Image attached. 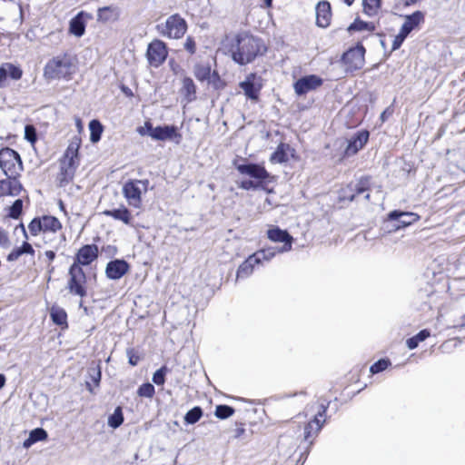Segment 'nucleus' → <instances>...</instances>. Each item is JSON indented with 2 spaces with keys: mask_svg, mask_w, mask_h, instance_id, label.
Instances as JSON below:
<instances>
[{
  "mask_svg": "<svg viewBox=\"0 0 465 465\" xmlns=\"http://www.w3.org/2000/svg\"><path fill=\"white\" fill-rule=\"evenodd\" d=\"M266 51L267 48L263 41L247 31L237 33L229 48L232 60L239 65L252 63L258 56L263 55Z\"/></svg>",
  "mask_w": 465,
  "mask_h": 465,
  "instance_id": "f257e3e1",
  "label": "nucleus"
},
{
  "mask_svg": "<svg viewBox=\"0 0 465 465\" xmlns=\"http://www.w3.org/2000/svg\"><path fill=\"white\" fill-rule=\"evenodd\" d=\"M74 72L72 58L60 54L49 60L45 66L44 75L46 79H69Z\"/></svg>",
  "mask_w": 465,
  "mask_h": 465,
  "instance_id": "f03ea898",
  "label": "nucleus"
},
{
  "mask_svg": "<svg viewBox=\"0 0 465 465\" xmlns=\"http://www.w3.org/2000/svg\"><path fill=\"white\" fill-rule=\"evenodd\" d=\"M0 169L7 178H18L24 169L19 153L8 146L1 148Z\"/></svg>",
  "mask_w": 465,
  "mask_h": 465,
  "instance_id": "7ed1b4c3",
  "label": "nucleus"
},
{
  "mask_svg": "<svg viewBox=\"0 0 465 465\" xmlns=\"http://www.w3.org/2000/svg\"><path fill=\"white\" fill-rule=\"evenodd\" d=\"M232 164L241 174L249 176L252 180L263 184L269 183L271 174L263 165L251 163L245 158H236L233 160Z\"/></svg>",
  "mask_w": 465,
  "mask_h": 465,
  "instance_id": "20e7f679",
  "label": "nucleus"
},
{
  "mask_svg": "<svg viewBox=\"0 0 465 465\" xmlns=\"http://www.w3.org/2000/svg\"><path fill=\"white\" fill-rule=\"evenodd\" d=\"M365 52L363 45L357 43L355 46L349 48L342 54L340 62L343 65L346 74H352L362 68L365 62Z\"/></svg>",
  "mask_w": 465,
  "mask_h": 465,
  "instance_id": "39448f33",
  "label": "nucleus"
},
{
  "mask_svg": "<svg viewBox=\"0 0 465 465\" xmlns=\"http://www.w3.org/2000/svg\"><path fill=\"white\" fill-rule=\"evenodd\" d=\"M160 35L173 39L182 38L187 30L186 21L178 14L169 16L165 23L156 25Z\"/></svg>",
  "mask_w": 465,
  "mask_h": 465,
  "instance_id": "423d86ee",
  "label": "nucleus"
},
{
  "mask_svg": "<svg viewBox=\"0 0 465 465\" xmlns=\"http://www.w3.org/2000/svg\"><path fill=\"white\" fill-rule=\"evenodd\" d=\"M69 280L67 288L69 292L77 295L80 297H84L87 295V291L85 287L86 282V274L82 267L76 266V264H72L68 271Z\"/></svg>",
  "mask_w": 465,
  "mask_h": 465,
  "instance_id": "0eeeda50",
  "label": "nucleus"
},
{
  "mask_svg": "<svg viewBox=\"0 0 465 465\" xmlns=\"http://www.w3.org/2000/svg\"><path fill=\"white\" fill-rule=\"evenodd\" d=\"M419 219L420 216L415 213L393 210L388 213L386 223H392L390 231H399L411 225Z\"/></svg>",
  "mask_w": 465,
  "mask_h": 465,
  "instance_id": "6e6552de",
  "label": "nucleus"
},
{
  "mask_svg": "<svg viewBox=\"0 0 465 465\" xmlns=\"http://www.w3.org/2000/svg\"><path fill=\"white\" fill-rule=\"evenodd\" d=\"M370 185L371 180L369 177H361L355 182H351L342 190V198L352 202L357 196L365 193L364 199L368 201L370 199V193H368Z\"/></svg>",
  "mask_w": 465,
  "mask_h": 465,
  "instance_id": "1a4fd4ad",
  "label": "nucleus"
},
{
  "mask_svg": "<svg viewBox=\"0 0 465 465\" xmlns=\"http://www.w3.org/2000/svg\"><path fill=\"white\" fill-rule=\"evenodd\" d=\"M167 55V45L163 41L154 39L148 45L146 56L151 65L158 67L164 63Z\"/></svg>",
  "mask_w": 465,
  "mask_h": 465,
  "instance_id": "9d476101",
  "label": "nucleus"
},
{
  "mask_svg": "<svg viewBox=\"0 0 465 465\" xmlns=\"http://www.w3.org/2000/svg\"><path fill=\"white\" fill-rule=\"evenodd\" d=\"M245 96L252 101H258L262 88V79L255 73L248 74L244 81L239 84Z\"/></svg>",
  "mask_w": 465,
  "mask_h": 465,
  "instance_id": "9b49d317",
  "label": "nucleus"
},
{
  "mask_svg": "<svg viewBox=\"0 0 465 465\" xmlns=\"http://www.w3.org/2000/svg\"><path fill=\"white\" fill-rule=\"evenodd\" d=\"M323 80L317 74L302 76L293 83V89L298 96H302L309 92L314 91L322 86Z\"/></svg>",
  "mask_w": 465,
  "mask_h": 465,
  "instance_id": "f8f14e48",
  "label": "nucleus"
},
{
  "mask_svg": "<svg viewBox=\"0 0 465 465\" xmlns=\"http://www.w3.org/2000/svg\"><path fill=\"white\" fill-rule=\"evenodd\" d=\"M267 237L273 242H282V246L278 247L280 252H287L292 250L293 237L287 230L281 229L279 226H272L267 231Z\"/></svg>",
  "mask_w": 465,
  "mask_h": 465,
  "instance_id": "ddd939ff",
  "label": "nucleus"
},
{
  "mask_svg": "<svg viewBox=\"0 0 465 465\" xmlns=\"http://www.w3.org/2000/svg\"><path fill=\"white\" fill-rule=\"evenodd\" d=\"M370 132L366 129L357 131L349 140L344 150V155L349 157L355 155L368 143Z\"/></svg>",
  "mask_w": 465,
  "mask_h": 465,
  "instance_id": "4468645a",
  "label": "nucleus"
},
{
  "mask_svg": "<svg viewBox=\"0 0 465 465\" xmlns=\"http://www.w3.org/2000/svg\"><path fill=\"white\" fill-rule=\"evenodd\" d=\"M99 249L95 244H85L76 252L73 264L76 266H88L98 258Z\"/></svg>",
  "mask_w": 465,
  "mask_h": 465,
  "instance_id": "2eb2a0df",
  "label": "nucleus"
},
{
  "mask_svg": "<svg viewBox=\"0 0 465 465\" xmlns=\"http://www.w3.org/2000/svg\"><path fill=\"white\" fill-rule=\"evenodd\" d=\"M152 138L155 141H174L179 143L182 134L179 133L177 126L172 124L158 125L153 131Z\"/></svg>",
  "mask_w": 465,
  "mask_h": 465,
  "instance_id": "dca6fc26",
  "label": "nucleus"
},
{
  "mask_svg": "<svg viewBox=\"0 0 465 465\" xmlns=\"http://www.w3.org/2000/svg\"><path fill=\"white\" fill-rule=\"evenodd\" d=\"M130 270V264L124 259H114L107 262L105 275L110 280H119Z\"/></svg>",
  "mask_w": 465,
  "mask_h": 465,
  "instance_id": "f3484780",
  "label": "nucleus"
},
{
  "mask_svg": "<svg viewBox=\"0 0 465 465\" xmlns=\"http://www.w3.org/2000/svg\"><path fill=\"white\" fill-rule=\"evenodd\" d=\"M123 193L131 206L134 208L141 206L142 190L135 181H127L123 186Z\"/></svg>",
  "mask_w": 465,
  "mask_h": 465,
  "instance_id": "a211bd4d",
  "label": "nucleus"
},
{
  "mask_svg": "<svg viewBox=\"0 0 465 465\" xmlns=\"http://www.w3.org/2000/svg\"><path fill=\"white\" fill-rule=\"evenodd\" d=\"M316 25L319 27L326 28L330 25L331 19V6L327 0L320 1L315 8Z\"/></svg>",
  "mask_w": 465,
  "mask_h": 465,
  "instance_id": "6ab92c4d",
  "label": "nucleus"
},
{
  "mask_svg": "<svg viewBox=\"0 0 465 465\" xmlns=\"http://www.w3.org/2000/svg\"><path fill=\"white\" fill-rule=\"evenodd\" d=\"M92 19V15L81 11L74 16L69 22V32L76 37H81L85 33L86 21L85 19Z\"/></svg>",
  "mask_w": 465,
  "mask_h": 465,
  "instance_id": "aec40b11",
  "label": "nucleus"
},
{
  "mask_svg": "<svg viewBox=\"0 0 465 465\" xmlns=\"http://www.w3.org/2000/svg\"><path fill=\"white\" fill-rule=\"evenodd\" d=\"M23 70L12 64V63H4L0 65V88L5 86V81L7 77H10L12 80H19L22 78Z\"/></svg>",
  "mask_w": 465,
  "mask_h": 465,
  "instance_id": "412c9836",
  "label": "nucleus"
},
{
  "mask_svg": "<svg viewBox=\"0 0 465 465\" xmlns=\"http://www.w3.org/2000/svg\"><path fill=\"white\" fill-rule=\"evenodd\" d=\"M23 190V185L18 178H7L0 180V197L5 195L17 196Z\"/></svg>",
  "mask_w": 465,
  "mask_h": 465,
  "instance_id": "4be33fe9",
  "label": "nucleus"
},
{
  "mask_svg": "<svg viewBox=\"0 0 465 465\" xmlns=\"http://www.w3.org/2000/svg\"><path fill=\"white\" fill-rule=\"evenodd\" d=\"M424 22V14L421 11H415L405 16V21L401 27V31L409 35L413 30Z\"/></svg>",
  "mask_w": 465,
  "mask_h": 465,
  "instance_id": "5701e85b",
  "label": "nucleus"
},
{
  "mask_svg": "<svg viewBox=\"0 0 465 465\" xmlns=\"http://www.w3.org/2000/svg\"><path fill=\"white\" fill-rule=\"evenodd\" d=\"M121 15L120 8L116 5H107L98 8L97 21L100 23L115 22Z\"/></svg>",
  "mask_w": 465,
  "mask_h": 465,
  "instance_id": "b1692460",
  "label": "nucleus"
},
{
  "mask_svg": "<svg viewBox=\"0 0 465 465\" xmlns=\"http://www.w3.org/2000/svg\"><path fill=\"white\" fill-rule=\"evenodd\" d=\"M196 85L193 80L189 76H184L182 79V87L180 94L186 103H192L196 100Z\"/></svg>",
  "mask_w": 465,
  "mask_h": 465,
  "instance_id": "393cba45",
  "label": "nucleus"
},
{
  "mask_svg": "<svg viewBox=\"0 0 465 465\" xmlns=\"http://www.w3.org/2000/svg\"><path fill=\"white\" fill-rule=\"evenodd\" d=\"M75 169V163L70 164V163L65 161L61 162L60 173L58 174V181L60 186H65L73 180Z\"/></svg>",
  "mask_w": 465,
  "mask_h": 465,
  "instance_id": "a878e982",
  "label": "nucleus"
},
{
  "mask_svg": "<svg viewBox=\"0 0 465 465\" xmlns=\"http://www.w3.org/2000/svg\"><path fill=\"white\" fill-rule=\"evenodd\" d=\"M257 264H260V262L255 256L253 254L249 255L248 258L238 267L236 272L237 279L248 278L253 272V269Z\"/></svg>",
  "mask_w": 465,
  "mask_h": 465,
  "instance_id": "bb28decb",
  "label": "nucleus"
},
{
  "mask_svg": "<svg viewBox=\"0 0 465 465\" xmlns=\"http://www.w3.org/2000/svg\"><path fill=\"white\" fill-rule=\"evenodd\" d=\"M103 214L108 217H112L114 220H118L123 222L124 224L129 225L132 221V214L129 209L124 205L119 208H114L112 210H105L103 212Z\"/></svg>",
  "mask_w": 465,
  "mask_h": 465,
  "instance_id": "cd10ccee",
  "label": "nucleus"
},
{
  "mask_svg": "<svg viewBox=\"0 0 465 465\" xmlns=\"http://www.w3.org/2000/svg\"><path fill=\"white\" fill-rule=\"evenodd\" d=\"M325 419L322 421L313 422V419L309 421L304 427V440L309 442V447L313 444L314 439L318 436L322 430Z\"/></svg>",
  "mask_w": 465,
  "mask_h": 465,
  "instance_id": "c85d7f7f",
  "label": "nucleus"
},
{
  "mask_svg": "<svg viewBox=\"0 0 465 465\" xmlns=\"http://www.w3.org/2000/svg\"><path fill=\"white\" fill-rule=\"evenodd\" d=\"M47 438L48 433L45 429L35 428L30 431L28 438L23 442V447L28 449L35 443L45 440Z\"/></svg>",
  "mask_w": 465,
  "mask_h": 465,
  "instance_id": "c756f323",
  "label": "nucleus"
},
{
  "mask_svg": "<svg viewBox=\"0 0 465 465\" xmlns=\"http://www.w3.org/2000/svg\"><path fill=\"white\" fill-rule=\"evenodd\" d=\"M50 318L52 322L62 328H67V313L64 309L59 306H53L50 310Z\"/></svg>",
  "mask_w": 465,
  "mask_h": 465,
  "instance_id": "7c9ffc66",
  "label": "nucleus"
},
{
  "mask_svg": "<svg viewBox=\"0 0 465 465\" xmlns=\"http://www.w3.org/2000/svg\"><path fill=\"white\" fill-rule=\"evenodd\" d=\"M290 149V145L284 143H281L276 150L271 154L270 161L272 163H283L288 161L287 151Z\"/></svg>",
  "mask_w": 465,
  "mask_h": 465,
  "instance_id": "2f4dec72",
  "label": "nucleus"
},
{
  "mask_svg": "<svg viewBox=\"0 0 465 465\" xmlns=\"http://www.w3.org/2000/svg\"><path fill=\"white\" fill-rule=\"evenodd\" d=\"M80 145L81 140L78 137L74 136L65 150V162L70 163V164L75 163L74 159L78 157Z\"/></svg>",
  "mask_w": 465,
  "mask_h": 465,
  "instance_id": "473e14b6",
  "label": "nucleus"
},
{
  "mask_svg": "<svg viewBox=\"0 0 465 465\" xmlns=\"http://www.w3.org/2000/svg\"><path fill=\"white\" fill-rule=\"evenodd\" d=\"M44 232H56L62 228L61 222L54 216L43 215L40 217Z\"/></svg>",
  "mask_w": 465,
  "mask_h": 465,
  "instance_id": "72a5a7b5",
  "label": "nucleus"
},
{
  "mask_svg": "<svg viewBox=\"0 0 465 465\" xmlns=\"http://www.w3.org/2000/svg\"><path fill=\"white\" fill-rule=\"evenodd\" d=\"M376 25L373 22H366L357 17L347 28L348 32L369 31L373 32Z\"/></svg>",
  "mask_w": 465,
  "mask_h": 465,
  "instance_id": "f704fd0d",
  "label": "nucleus"
},
{
  "mask_svg": "<svg viewBox=\"0 0 465 465\" xmlns=\"http://www.w3.org/2000/svg\"><path fill=\"white\" fill-rule=\"evenodd\" d=\"M90 141L96 143L101 140L104 126L98 119H93L89 122Z\"/></svg>",
  "mask_w": 465,
  "mask_h": 465,
  "instance_id": "c9c22d12",
  "label": "nucleus"
},
{
  "mask_svg": "<svg viewBox=\"0 0 465 465\" xmlns=\"http://www.w3.org/2000/svg\"><path fill=\"white\" fill-rule=\"evenodd\" d=\"M430 335V331L428 329H423L414 336L408 338L406 345L410 350H414L419 346L420 342L425 341Z\"/></svg>",
  "mask_w": 465,
  "mask_h": 465,
  "instance_id": "e433bc0d",
  "label": "nucleus"
},
{
  "mask_svg": "<svg viewBox=\"0 0 465 465\" xmlns=\"http://www.w3.org/2000/svg\"><path fill=\"white\" fill-rule=\"evenodd\" d=\"M276 253H281L278 247H267L259 250L252 254L255 256L258 262L262 263V261H271L276 255Z\"/></svg>",
  "mask_w": 465,
  "mask_h": 465,
  "instance_id": "4c0bfd02",
  "label": "nucleus"
},
{
  "mask_svg": "<svg viewBox=\"0 0 465 465\" xmlns=\"http://www.w3.org/2000/svg\"><path fill=\"white\" fill-rule=\"evenodd\" d=\"M88 376H89V379H90L91 381H85V386H86V389L91 393H94V389L92 387V383L91 382H93L96 387L99 386L100 381H101V378H102V372H101L100 367L97 366L95 368H90L88 370Z\"/></svg>",
  "mask_w": 465,
  "mask_h": 465,
  "instance_id": "58836bf2",
  "label": "nucleus"
},
{
  "mask_svg": "<svg viewBox=\"0 0 465 465\" xmlns=\"http://www.w3.org/2000/svg\"><path fill=\"white\" fill-rule=\"evenodd\" d=\"M203 415V411L200 406H195L189 410L184 415V423L188 425L195 424Z\"/></svg>",
  "mask_w": 465,
  "mask_h": 465,
  "instance_id": "ea45409f",
  "label": "nucleus"
},
{
  "mask_svg": "<svg viewBox=\"0 0 465 465\" xmlns=\"http://www.w3.org/2000/svg\"><path fill=\"white\" fill-rule=\"evenodd\" d=\"M124 413L121 406H117L114 412L108 417V426L113 429L119 428L124 422Z\"/></svg>",
  "mask_w": 465,
  "mask_h": 465,
  "instance_id": "a19ab883",
  "label": "nucleus"
},
{
  "mask_svg": "<svg viewBox=\"0 0 465 465\" xmlns=\"http://www.w3.org/2000/svg\"><path fill=\"white\" fill-rule=\"evenodd\" d=\"M211 66L197 64L193 67V74L200 82L207 81L211 78Z\"/></svg>",
  "mask_w": 465,
  "mask_h": 465,
  "instance_id": "79ce46f5",
  "label": "nucleus"
},
{
  "mask_svg": "<svg viewBox=\"0 0 465 465\" xmlns=\"http://www.w3.org/2000/svg\"><path fill=\"white\" fill-rule=\"evenodd\" d=\"M362 5L363 12L368 16H373L377 15L381 6V0H362Z\"/></svg>",
  "mask_w": 465,
  "mask_h": 465,
  "instance_id": "37998d69",
  "label": "nucleus"
},
{
  "mask_svg": "<svg viewBox=\"0 0 465 465\" xmlns=\"http://www.w3.org/2000/svg\"><path fill=\"white\" fill-rule=\"evenodd\" d=\"M235 412L234 408L225 404L217 405L214 411V415L220 420H225L232 416Z\"/></svg>",
  "mask_w": 465,
  "mask_h": 465,
  "instance_id": "c03bdc74",
  "label": "nucleus"
},
{
  "mask_svg": "<svg viewBox=\"0 0 465 465\" xmlns=\"http://www.w3.org/2000/svg\"><path fill=\"white\" fill-rule=\"evenodd\" d=\"M391 362L388 358H382L375 361L371 367L370 371L371 374H377L384 371L389 366H391Z\"/></svg>",
  "mask_w": 465,
  "mask_h": 465,
  "instance_id": "a18cd8bd",
  "label": "nucleus"
},
{
  "mask_svg": "<svg viewBox=\"0 0 465 465\" xmlns=\"http://www.w3.org/2000/svg\"><path fill=\"white\" fill-rule=\"evenodd\" d=\"M23 213V200L16 199L8 208V217L12 219H19Z\"/></svg>",
  "mask_w": 465,
  "mask_h": 465,
  "instance_id": "49530a36",
  "label": "nucleus"
},
{
  "mask_svg": "<svg viewBox=\"0 0 465 465\" xmlns=\"http://www.w3.org/2000/svg\"><path fill=\"white\" fill-rule=\"evenodd\" d=\"M155 393L154 386L150 382H144L139 386L137 394L140 397L152 398Z\"/></svg>",
  "mask_w": 465,
  "mask_h": 465,
  "instance_id": "de8ad7c7",
  "label": "nucleus"
},
{
  "mask_svg": "<svg viewBox=\"0 0 465 465\" xmlns=\"http://www.w3.org/2000/svg\"><path fill=\"white\" fill-rule=\"evenodd\" d=\"M168 368L163 365L162 366L161 368H159L153 374V378H152V381L154 384L160 386V385H163L164 382H165V377H166V374L168 372Z\"/></svg>",
  "mask_w": 465,
  "mask_h": 465,
  "instance_id": "09e8293b",
  "label": "nucleus"
},
{
  "mask_svg": "<svg viewBox=\"0 0 465 465\" xmlns=\"http://www.w3.org/2000/svg\"><path fill=\"white\" fill-rule=\"evenodd\" d=\"M266 184H263L260 182H257L255 180H242L239 183V187L241 189L249 191V190H257V189H263Z\"/></svg>",
  "mask_w": 465,
  "mask_h": 465,
  "instance_id": "8fccbe9b",
  "label": "nucleus"
},
{
  "mask_svg": "<svg viewBox=\"0 0 465 465\" xmlns=\"http://www.w3.org/2000/svg\"><path fill=\"white\" fill-rule=\"evenodd\" d=\"M28 230L33 236L44 232L40 217H35L28 224Z\"/></svg>",
  "mask_w": 465,
  "mask_h": 465,
  "instance_id": "3c124183",
  "label": "nucleus"
},
{
  "mask_svg": "<svg viewBox=\"0 0 465 465\" xmlns=\"http://www.w3.org/2000/svg\"><path fill=\"white\" fill-rule=\"evenodd\" d=\"M25 139L31 144H35L37 141L36 129L33 124H26L25 126Z\"/></svg>",
  "mask_w": 465,
  "mask_h": 465,
  "instance_id": "603ef678",
  "label": "nucleus"
},
{
  "mask_svg": "<svg viewBox=\"0 0 465 465\" xmlns=\"http://www.w3.org/2000/svg\"><path fill=\"white\" fill-rule=\"evenodd\" d=\"M407 37L408 35L400 30L399 34L393 39L391 51L398 50L402 45Z\"/></svg>",
  "mask_w": 465,
  "mask_h": 465,
  "instance_id": "864d4df0",
  "label": "nucleus"
},
{
  "mask_svg": "<svg viewBox=\"0 0 465 465\" xmlns=\"http://www.w3.org/2000/svg\"><path fill=\"white\" fill-rule=\"evenodd\" d=\"M126 355L128 357V362L130 365L136 366L138 364L140 357L134 348H128L126 350Z\"/></svg>",
  "mask_w": 465,
  "mask_h": 465,
  "instance_id": "5fc2aeb1",
  "label": "nucleus"
},
{
  "mask_svg": "<svg viewBox=\"0 0 465 465\" xmlns=\"http://www.w3.org/2000/svg\"><path fill=\"white\" fill-rule=\"evenodd\" d=\"M329 404L330 402L321 403L319 411L313 417V422L322 421L323 418L325 417Z\"/></svg>",
  "mask_w": 465,
  "mask_h": 465,
  "instance_id": "6e6d98bb",
  "label": "nucleus"
},
{
  "mask_svg": "<svg viewBox=\"0 0 465 465\" xmlns=\"http://www.w3.org/2000/svg\"><path fill=\"white\" fill-rule=\"evenodd\" d=\"M155 130V127L153 126L152 123L149 122V121H146L144 123V126L143 127H139L138 128V133L141 134V135H149L150 137H152V134H153V131Z\"/></svg>",
  "mask_w": 465,
  "mask_h": 465,
  "instance_id": "4d7b16f0",
  "label": "nucleus"
},
{
  "mask_svg": "<svg viewBox=\"0 0 465 465\" xmlns=\"http://www.w3.org/2000/svg\"><path fill=\"white\" fill-rule=\"evenodd\" d=\"M23 255V251L21 249V246L14 248L7 255L6 260L8 262H15L17 261L20 256Z\"/></svg>",
  "mask_w": 465,
  "mask_h": 465,
  "instance_id": "13d9d810",
  "label": "nucleus"
},
{
  "mask_svg": "<svg viewBox=\"0 0 465 465\" xmlns=\"http://www.w3.org/2000/svg\"><path fill=\"white\" fill-rule=\"evenodd\" d=\"M184 48L190 54H195L196 44H195L193 37L187 36L185 43H184Z\"/></svg>",
  "mask_w": 465,
  "mask_h": 465,
  "instance_id": "bf43d9fd",
  "label": "nucleus"
},
{
  "mask_svg": "<svg viewBox=\"0 0 465 465\" xmlns=\"http://www.w3.org/2000/svg\"><path fill=\"white\" fill-rule=\"evenodd\" d=\"M10 244L8 233L0 226V246L5 248Z\"/></svg>",
  "mask_w": 465,
  "mask_h": 465,
  "instance_id": "052dcab7",
  "label": "nucleus"
},
{
  "mask_svg": "<svg viewBox=\"0 0 465 465\" xmlns=\"http://www.w3.org/2000/svg\"><path fill=\"white\" fill-rule=\"evenodd\" d=\"M21 249L23 251V254H35V250L31 243H29L27 241L23 242L21 245Z\"/></svg>",
  "mask_w": 465,
  "mask_h": 465,
  "instance_id": "680f3d73",
  "label": "nucleus"
},
{
  "mask_svg": "<svg viewBox=\"0 0 465 465\" xmlns=\"http://www.w3.org/2000/svg\"><path fill=\"white\" fill-rule=\"evenodd\" d=\"M392 112H393V111H392L390 107L386 108V109H385V110L381 114L380 118H381V122H382V123H384V122L388 119V117H389V116H391V115L392 114Z\"/></svg>",
  "mask_w": 465,
  "mask_h": 465,
  "instance_id": "e2e57ef3",
  "label": "nucleus"
},
{
  "mask_svg": "<svg viewBox=\"0 0 465 465\" xmlns=\"http://www.w3.org/2000/svg\"><path fill=\"white\" fill-rule=\"evenodd\" d=\"M209 83H212L214 87H217L216 83L220 81V76L217 72H211V78L208 80Z\"/></svg>",
  "mask_w": 465,
  "mask_h": 465,
  "instance_id": "0e129e2a",
  "label": "nucleus"
},
{
  "mask_svg": "<svg viewBox=\"0 0 465 465\" xmlns=\"http://www.w3.org/2000/svg\"><path fill=\"white\" fill-rule=\"evenodd\" d=\"M134 181L137 183L138 186L141 184L143 186V190L147 191V188H148V185H149V181L147 179H144V180H134Z\"/></svg>",
  "mask_w": 465,
  "mask_h": 465,
  "instance_id": "69168bd1",
  "label": "nucleus"
},
{
  "mask_svg": "<svg viewBox=\"0 0 465 465\" xmlns=\"http://www.w3.org/2000/svg\"><path fill=\"white\" fill-rule=\"evenodd\" d=\"M45 254L50 262H53L55 258V252L54 251H46Z\"/></svg>",
  "mask_w": 465,
  "mask_h": 465,
  "instance_id": "338daca9",
  "label": "nucleus"
},
{
  "mask_svg": "<svg viewBox=\"0 0 465 465\" xmlns=\"http://www.w3.org/2000/svg\"><path fill=\"white\" fill-rule=\"evenodd\" d=\"M235 434L234 438H240L245 431L244 428L242 426L235 429Z\"/></svg>",
  "mask_w": 465,
  "mask_h": 465,
  "instance_id": "774afa93",
  "label": "nucleus"
}]
</instances>
